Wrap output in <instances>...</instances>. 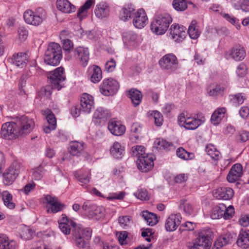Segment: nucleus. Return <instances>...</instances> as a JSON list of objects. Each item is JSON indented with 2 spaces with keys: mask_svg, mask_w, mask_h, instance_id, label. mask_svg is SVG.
Instances as JSON below:
<instances>
[{
  "mask_svg": "<svg viewBox=\"0 0 249 249\" xmlns=\"http://www.w3.org/2000/svg\"><path fill=\"white\" fill-rule=\"evenodd\" d=\"M16 124L20 136L30 133L35 126L34 120L26 116H21Z\"/></svg>",
  "mask_w": 249,
  "mask_h": 249,
  "instance_id": "obj_13",
  "label": "nucleus"
},
{
  "mask_svg": "<svg viewBox=\"0 0 249 249\" xmlns=\"http://www.w3.org/2000/svg\"><path fill=\"white\" fill-rule=\"evenodd\" d=\"M225 209L223 212V217L227 220L231 218L235 213L234 208L233 206L230 205L228 207L225 205Z\"/></svg>",
  "mask_w": 249,
  "mask_h": 249,
  "instance_id": "obj_61",
  "label": "nucleus"
},
{
  "mask_svg": "<svg viewBox=\"0 0 249 249\" xmlns=\"http://www.w3.org/2000/svg\"><path fill=\"white\" fill-rule=\"evenodd\" d=\"M176 154L179 158L185 160H191L195 158L194 153L188 152L182 147L177 149Z\"/></svg>",
  "mask_w": 249,
  "mask_h": 249,
  "instance_id": "obj_47",
  "label": "nucleus"
},
{
  "mask_svg": "<svg viewBox=\"0 0 249 249\" xmlns=\"http://www.w3.org/2000/svg\"><path fill=\"white\" fill-rule=\"evenodd\" d=\"M50 169V167L48 165H39L32 170V178L35 180H40Z\"/></svg>",
  "mask_w": 249,
  "mask_h": 249,
  "instance_id": "obj_34",
  "label": "nucleus"
},
{
  "mask_svg": "<svg viewBox=\"0 0 249 249\" xmlns=\"http://www.w3.org/2000/svg\"><path fill=\"white\" fill-rule=\"evenodd\" d=\"M74 175L77 179L78 184L84 189H88L89 188L90 179L91 173L89 169L80 170L76 171L74 173Z\"/></svg>",
  "mask_w": 249,
  "mask_h": 249,
  "instance_id": "obj_17",
  "label": "nucleus"
},
{
  "mask_svg": "<svg viewBox=\"0 0 249 249\" xmlns=\"http://www.w3.org/2000/svg\"><path fill=\"white\" fill-rule=\"evenodd\" d=\"M221 15L226 20L234 25L237 29H239L240 28L241 25L239 23V20L234 16L226 13H221Z\"/></svg>",
  "mask_w": 249,
  "mask_h": 249,
  "instance_id": "obj_55",
  "label": "nucleus"
},
{
  "mask_svg": "<svg viewBox=\"0 0 249 249\" xmlns=\"http://www.w3.org/2000/svg\"><path fill=\"white\" fill-rule=\"evenodd\" d=\"M42 113L46 116V119L48 124L56 125V118L50 110L47 109L43 110Z\"/></svg>",
  "mask_w": 249,
  "mask_h": 249,
  "instance_id": "obj_59",
  "label": "nucleus"
},
{
  "mask_svg": "<svg viewBox=\"0 0 249 249\" xmlns=\"http://www.w3.org/2000/svg\"><path fill=\"white\" fill-rule=\"evenodd\" d=\"M119 88L118 82L110 78L104 79L100 86V92L104 95L110 96L115 94Z\"/></svg>",
  "mask_w": 249,
  "mask_h": 249,
  "instance_id": "obj_11",
  "label": "nucleus"
},
{
  "mask_svg": "<svg viewBox=\"0 0 249 249\" xmlns=\"http://www.w3.org/2000/svg\"><path fill=\"white\" fill-rule=\"evenodd\" d=\"M230 240L229 236L227 235L221 236L215 242L214 246L218 249L228 244L230 242Z\"/></svg>",
  "mask_w": 249,
  "mask_h": 249,
  "instance_id": "obj_60",
  "label": "nucleus"
},
{
  "mask_svg": "<svg viewBox=\"0 0 249 249\" xmlns=\"http://www.w3.org/2000/svg\"><path fill=\"white\" fill-rule=\"evenodd\" d=\"M45 201L48 205V213H55L62 211L65 208V205L55 196L47 195L45 197Z\"/></svg>",
  "mask_w": 249,
  "mask_h": 249,
  "instance_id": "obj_16",
  "label": "nucleus"
},
{
  "mask_svg": "<svg viewBox=\"0 0 249 249\" xmlns=\"http://www.w3.org/2000/svg\"><path fill=\"white\" fill-rule=\"evenodd\" d=\"M172 146L173 144L171 142L161 138L156 139L153 145L154 148L157 150L168 149Z\"/></svg>",
  "mask_w": 249,
  "mask_h": 249,
  "instance_id": "obj_43",
  "label": "nucleus"
},
{
  "mask_svg": "<svg viewBox=\"0 0 249 249\" xmlns=\"http://www.w3.org/2000/svg\"><path fill=\"white\" fill-rule=\"evenodd\" d=\"M128 96L131 100L133 105L135 107L138 106L142 101V94L138 90L131 89L129 91Z\"/></svg>",
  "mask_w": 249,
  "mask_h": 249,
  "instance_id": "obj_46",
  "label": "nucleus"
},
{
  "mask_svg": "<svg viewBox=\"0 0 249 249\" xmlns=\"http://www.w3.org/2000/svg\"><path fill=\"white\" fill-rule=\"evenodd\" d=\"M107 113L102 107L96 109L93 114V119H102L107 117Z\"/></svg>",
  "mask_w": 249,
  "mask_h": 249,
  "instance_id": "obj_64",
  "label": "nucleus"
},
{
  "mask_svg": "<svg viewBox=\"0 0 249 249\" xmlns=\"http://www.w3.org/2000/svg\"><path fill=\"white\" fill-rule=\"evenodd\" d=\"M22 164L19 161H14L3 174V182L6 185L13 183L22 168Z\"/></svg>",
  "mask_w": 249,
  "mask_h": 249,
  "instance_id": "obj_7",
  "label": "nucleus"
},
{
  "mask_svg": "<svg viewBox=\"0 0 249 249\" xmlns=\"http://www.w3.org/2000/svg\"><path fill=\"white\" fill-rule=\"evenodd\" d=\"M122 37L124 44L132 45L135 44L138 36L134 32L128 30L123 32Z\"/></svg>",
  "mask_w": 249,
  "mask_h": 249,
  "instance_id": "obj_38",
  "label": "nucleus"
},
{
  "mask_svg": "<svg viewBox=\"0 0 249 249\" xmlns=\"http://www.w3.org/2000/svg\"><path fill=\"white\" fill-rule=\"evenodd\" d=\"M149 115L154 119L155 124L157 126H160L162 124L163 117L161 114L156 110L148 113Z\"/></svg>",
  "mask_w": 249,
  "mask_h": 249,
  "instance_id": "obj_57",
  "label": "nucleus"
},
{
  "mask_svg": "<svg viewBox=\"0 0 249 249\" xmlns=\"http://www.w3.org/2000/svg\"><path fill=\"white\" fill-rule=\"evenodd\" d=\"M159 65L163 70L172 73L176 71L178 68V59L176 56L169 53L163 56L159 60Z\"/></svg>",
  "mask_w": 249,
  "mask_h": 249,
  "instance_id": "obj_8",
  "label": "nucleus"
},
{
  "mask_svg": "<svg viewBox=\"0 0 249 249\" xmlns=\"http://www.w3.org/2000/svg\"><path fill=\"white\" fill-rule=\"evenodd\" d=\"M131 151L133 156L137 157L139 158L140 156H144L146 155L145 154V148L142 145H136L132 147Z\"/></svg>",
  "mask_w": 249,
  "mask_h": 249,
  "instance_id": "obj_58",
  "label": "nucleus"
},
{
  "mask_svg": "<svg viewBox=\"0 0 249 249\" xmlns=\"http://www.w3.org/2000/svg\"><path fill=\"white\" fill-rule=\"evenodd\" d=\"M18 244L14 240H9L5 234H0V249H17Z\"/></svg>",
  "mask_w": 249,
  "mask_h": 249,
  "instance_id": "obj_35",
  "label": "nucleus"
},
{
  "mask_svg": "<svg viewBox=\"0 0 249 249\" xmlns=\"http://www.w3.org/2000/svg\"><path fill=\"white\" fill-rule=\"evenodd\" d=\"M226 111V109L225 107H220L215 110L211 118L212 124L214 125L219 124L224 117Z\"/></svg>",
  "mask_w": 249,
  "mask_h": 249,
  "instance_id": "obj_36",
  "label": "nucleus"
},
{
  "mask_svg": "<svg viewBox=\"0 0 249 249\" xmlns=\"http://www.w3.org/2000/svg\"><path fill=\"white\" fill-rule=\"evenodd\" d=\"M34 231L27 226H20L18 229L19 237L23 240H28L32 238Z\"/></svg>",
  "mask_w": 249,
  "mask_h": 249,
  "instance_id": "obj_42",
  "label": "nucleus"
},
{
  "mask_svg": "<svg viewBox=\"0 0 249 249\" xmlns=\"http://www.w3.org/2000/svg\"><path fill=\"white\" fill-rule=\"evenodd\" d=\"M172 21V18L169 14L166 13L161 14L151 22V30L157 35H163L167 30Z\"/></svg>",
  "mask_w": 249,
  "mask_h": 249,
  "instance_id": "obj_3",
  "label": "nucleus"
},
{
  "mask_svg": "<svg viewBox=\"0 0 249 249\" xmlns=\"http://www.w3.org/2000/svg\"><path fill=\"white\" fill-rule=\"evenodd\" d=\"M225 90V88L220 85H210L207 88V92L210 96H217L222 94Z\"/></svg>",
  "mask_w": 249,
  "mask_h": 249,
  "instance_id": "obj_48",
  "label": "nucleus"
},
{
  "mask_svg": "<svg viewBox=\"0 0 249 249\" xmlns=\"http://www.w3.org/2000/svg\"><path fill=\"white\" fill-rule=\"evenodd\" d=\"M62 58V51L60 45L55 42L50 43L44 55V62L51 66L57 65Z\"/></svg>",
  "mask_w": 249,
  "mask_h": 249,
  "instance_id": "obj_4",
  "label": "nucleus"
},
{
  "mask_svg": "<svg viewBox=\"0 0 249 249\" xmlns=\"http://www.w3.org/2000/svg\"><path fill=\"white\" fill-rule=\"evenodd\" d=\"M109 151L112 157L117 159H120L125 154V146L118 142H115L110 146Z\"/></svg>",
  "mask_w": 249,
  "mask_h": 249,
  "instance_id": "obj_29",
  "label": "nucleus"
},
{
  "mask_svg": "<svg viewBox=\"0 0 249 249\" xmlns=\"http://www.w3.org/2000/svg\"><path fill=\"white\" fill-rule=\"evenodd\" d=\"M11 62L18 68H23L26 66L28 62L27 54L23 53H18L12 55Z\"/></svg>",
  "mask_w": 249,
  "mask_h": 249,
  "instance_id": "obj_30",
  "label": "nucleus"
},
{
  "mask_svg": "<svg viewBox=\"0 0 249 249\" xmlns=\"http://www.w3.org/2000/svg\"><path fill=\"white\" fill-rule=\"evenodd\" d=\"M142 216L146 222L147 224L151 226L156 225L158 222V218L155 214L149 213L147 211H143L142 213Z\"/></svg>",
  "mask_w": 249,
  "mask_h": 249,
  "instance_id": "obj_49",
  "label": "nucleus"
},
{
  "mask_svg": "<svg viewBox=\"0 0 249 249\" xmlns=\"http://www.w3.org/2000/svg\"><path fill=\"white\" fill-rule=\"evenodd\" d=\"M47 75L52 85V88L60 90L62 87V82L66 79L64 68L58 67L54 71L48 72Z\"/></svg>",
  "mask_w": 249,
  "mask_h": 249,
  "instance_id": "obj_9",
  "label": "nucleus"
},
{
  "mask_svg": "<svg viewBox=\"0 0 249 249\" xmlns=\"http://www.w3.org/2000/svg\"><path fill=\"white\" fill-rule=\"evenodd\" d=\"M72 60L78 62L79 64L86 67L89 59V52L87 47L80 46L76 47L72 51Z\"/></svg>",
  "mask_w": 249,
  "mask_h": 249,
  "instance_id": "obj_10",
  "label": "nucleus"
},
{
  "mask_svg": "<svg viewBox=\"0 0 249 249\" xmlns=\"http://www.w3.org/2000/svg\"><path fill=\"white\" fill-rule=\"evenodd\" d=\"M95 3V0H87L84 4L82 6L78 11L77 15L79 18L85 15L88 10Z\"/></svg>",
  "mask_w": 249,
  "mask_h": 249,
  "instance_id": "obj_51",
  "label": "nucleus"
},
{
  "mask_svg": "<svg viewBox=\"0 0 249 249\" xmlns=\"http://www.w3.org/2000/svg\"><path fill=\"white\" fill-rule=\"evenodd\" d=\"M246 56V50L241 45H236L226 51L224 53V57L226 59H232L236 62L243 60Z\"/></svg>",
  "mask_w": 249,
  "mask_h": 249,
  "instance_id": "obj_12",
  "label": "nucleus"
},
{
  "mask_svg": "<svg viewBox=\"0 0 249 249\" xmlns=\"http://www.w3.org/2000/svg\"><path fill=\"white\" fill-rule=\"evenodd\" d=\"M225 209V204L220 203L213 207L210 213V216L212 219H217L223 217V210Z\"/></svg>",
  "mask_w": 249,
  "mask_h": 249,
  "instance_id": "obj_44",
  "label": "nucleus"
},
{
  "mask_svg": "<svg viewBox=\"0 0 249 249\" xmlns=\"http://www.w3.org/2000/svg\"><path fill=\"white\" fill-rule=\"evenodd\" d=\"M25 21L28 24L35 26L40 25L47 17L46 12L41 7L36 8L35 11L30 9L24 12L23 15Z\"/></svg>",
  "mask_w": 249,
  "mask_h": 249,
  "instance_id": "obj_5",
  "label": "nucleus"
},
{
  "mask_svg": "<svg viewBox=\"0 0 249 249\" xmlns=\"http://www.w3.org/2000/svg\"><path fill=\"white\" fill-rule=\"evenodd\" d=\"M1 196L4 206L9 209H14L16 205L14 202L12 195L8 191H3Z\"/></svg>",
  "mask_w": 249,
  "mask_h": 249,
  "instance_id": "obj_40",
  "label": "nucleus"
},
{
  "mask_svg": "<svg viewBox=\"0 0 249 249\" xmlns=\"http://www.w3.org/2000/svg\"><path fill=\"white\" fill-rule=\"evenodd\" d=\"M179 125L187 130H195L203 124L206 121L202 114H192L181 113L178 118Z\"/></svg>",
  "mask_w": 249,
  "mask_h": 249,
  "instance_id": "obj_1",
  "label": "nucleus"
},
{
  "mask_svg": "<svg viewBox=\"0 0 249 249\" xmlns=\"http://www.w3.org/2000/svg\"><path fill=\"white\" fill-rule=\"evenodd\" d=\"M209 231L202 230L198 233L197 237L187 245V249H210Z\"/></svg>",
  "mask_w": 249,
  "mask_h": 249,
  "instance_id": "obj_6",
  "label": "nucleus"
},
{
  "mask_svg": "<svg viewBox=\"0 0 249 249\" xmlns=\"http://www.w3.org/2000/svg\"><path fill=\"white\" fill-rule=\"evenodd\" d=\"M196 227V224L191 221H186L180 225L179 231L182 233L185 231H192Z\"/></svg>",
  "mask_w": 249,
  "mask_h": 249,
  "instance_id": "obj_56",
  "label": "nucleus"
},
{
  "mask_svg": "<svg viewBox=\"0 0 249 249\" xmlns=\"http://www.w3.org/2000/svg\"><path fill=\"white\" fill-rule=\"evenodd\" d=\"M233 190L230 187H220L216 189L213 192V196L217 199L228 200L234 196Z\"/></svg>",
  "mask_w": 249,
  "mask_h": 249,
  "instance_id": "obj_20",
  "label": "nucleus"
},
{
  "mask_svg": "<svg viewBox=\"0 0 249 249\" xmlns=\"http://www.w3.org/2000/svg\"><path fill=\"white\" fill-rule=\"evenodd\" d=\"M59 228L61 231L65 234H69L71 232V228L75 227L76 223L71 219L69 218L66 214H62L58 221Z\"/></svg>",
  "mask_w": 249,
  "mask_h": 249,
  "instance_id": "obj_23",
  "label": "nucleus"
},
{
  "mask_svg": "<svg viewBox=\"0 0 249 249\" xmlns=\"http://www.w3.org/2000/svg\"><path fill=\"white\" fill-rule=\"evenodd\" d=\"M91 212L89 216L90 218L96 220L103 218L105 215V209L104 207L94 205L92 206Z\"/></svg>",
  "mask_w": 249,
  "mask_h": 249,
  "instance_id": "obj_41",
  "label": "nucleus"
},
{
  "mask_svg": "<svg viewBox=\"0 0 249 249\" xmlns=\"http://www.w3.org/2000/svg\"><path fill=\"white\" fill-rule=\"evenodd\" d=\"M57 8L62 12L71 13L76 10L75 7L68 0H57Z\"/></svg>",
  "mask_w": 249,
  "mask_h": 249,
  "instance_id": "obj_32",
  "label": "nucleus"
},
{
  "mask_svg": "<svg viewBox=\"0 0 249 249\" xmlns=\"http://www.w3.org/2000/svg\"><path fill=\"white\" fill-rule=\"evenodd\" d=\"M236 243L238 247L243 249L249 247V230L242 229L240 231Z\"/></svg>",
  "mask_w": 249,
  "mask_h": 249,
  "instance_id": "obj_31",
  "label": "nucleus"
},
{
  "mask_svg": "<svg viewBox=\"0 0 249 249\" xmlns=\"http://www.w3.org/2000/svg\"><path fill=\"white\" fill-rule=\"evenodd\" d=\"M107 128L112 135L116 136L123 135L126 130L125 126L121 122L113 120L108 122Z\"/></svg>",
  "mask_w": 249,
  "mask_h": 249,
  "instance_id": "obj_27",
  "label": "nucleus"
},
{
  "mask_svg": "<svg viewBox=\"0 0 249 249\" xmlns=\"http://www.w3.org/2000/svg\"><path fill=\"white\" fill-rule=\"evenodd\" d=\"M186 29L183 26L174 24L171 25L169 30L172 38L176 41L180 42L185 38Z\"/></svg>",
  "mask_w": 249,
  "mask_h": 249,
  "instance_id": "obj_22",
  "label": "nucleus"
},
{
  "mask_svg": "<svg viewBox=\"0 0 249 249\" xmlns=\"http://www.w3.org/2000/svg\"><path fill=\"white\" fill-rule=\"evenodd\" d=\"M125 195V193L124 191L118 192L116 193H110L106 197L107 199L112 200L113 199H122Z\"/></svg>",
  "mask_w": 249,
  "mask_h": 249,
  "instance_id": "obj_63",
  "label": "nucleus"
},
{
  "mask_svg": "<svg viewBox=\"0 0 249 249\" xmlns=\"http://www.w3.org/2000/svg\"><path fill=\"white\" fill-rule=\"evenodd\" d=\"M134 195L136 197L141 200H147L149 198V196L147 190L143 188L138 189Z\"/></svg>",
  "mask_w": 249,
  "mask_h": 249,
  "instance_id": "obj_62",
  "label": "nucleus"
},
{
  "mask_svg": "<svg viewBox=\"0 0 249 249\" xmlns=\"http://www.w3.org/2000/svg\"><path fill=\"white\" fill-rule=\"evenodd\" d=\"M154 156L152 154H146L140 156L137 159V164L138 169L143 172L151 170L154 166Z\"/></svg>",
  "mask_w": 249,
  "mask_h": 249,
  "instance_id": "obj_15",
  "label": "nucleus"
},
{
  "mask_svg": "<svg viewBox=\"0 0 249 249\" xmlns=\"http://www.w3.org/2000/svg\"><path fill=\"white\" fill-rule=\"evenodd\" d=\"M245 99L246 96L243 93H237L230 96L231 102L236 106H239L242 104Z\"/></svg>",
  "mask_w": 249,
  "mask_h": 249,
  "instance_id": "obj_52",
  "label": "nucleus"
},
{
  "mask_svg": "<svg viewBox=\"0 0 249 249\" xmlns=\"http://www.w3.org/2000/svg\"><path fill=\"white\" fill-rule=\"evenodd\" d=\"M61 42L65 51V59L67 61H71L73 58L72 54L73 49V42L70 39Z\"/></svg>",
  "mask_w": 249,
  "mask_h": 249,
  "instance_id": "obj_37",
  "label": "nucleus"
},
{
  "mask_svg": "<svg viewBox=\"0 0 249 249\" xmlns=\"http://www.w3.org/2000/svg\"><path fill=\"white\" fill-rule=\"evenodd\" d=\"M238 0H232L231 3L234 8L237 10L241 9L245 12H249V0H242L237 3Z\"/></svg>",
  "mask_w": 249,
  "mask_h": 249,
  "instance_id": "obj_50",
  "label": "nucleus"
},
{
  "mask_svg": "<svg viewBox=\"0 0 249 249\" xmlns=\"http://www.w3.org/2000/svg\"><path fill=\"white\" fill-rule=\"evenodd\" d=\"M92 231L89 228H85L75 225L73 230V235L75 245L81 249H91L88 242L91 237Z\"/></svg>",
  "mask_w": 249,
  "mask_h": 249,
  "instance_id": "obj_2",
  "label": "nucleus"
},
{
  "mask_svg": "<svg viewBox=\"0 0 249 249\" xmlns=\"http://www.w3.org/2000/svg\"><path fill=\"white\" fill-rule=\"evenodd\" d=\"M179 208L187 215L195 214V210L192 204L185 199H181L179 201Z\"/></svg>",
  "mask_w": 249,
  "mask_h": 249,
  "instance_id": "obj_39",
  "label": "nucleus"
},
{
  "mask_svg": "<svg viewBox=\"0 0 249 249\" xmlns=\"http://www.w3.org/2000/svg\"><path fill=\"white\" fill-rule=\"evenodd\" d=\"M174 8L177 11H183L187 8L186 0H174L172 2Z\"/></svg>",
  "mask_w": 249,
  "mask_h": 249,
  "instance_id": "obj_54",
  "label": "nucleus"
},
{
  "mask_svg": "<svg viewBox=\"0 0 249 249\" xmlns=\"http://www.w3.org/2000/svg\"><path fill=\"white\" fill-rule=\"evenodd\" d=\"M136 12L133 4L130 3L125 4L122 9L120 18L123 21H128L133 18Z\"/></svg>",
  "mask_w": 249,
  "mask_h": 249,
  "instance_id": "obj_25",
  "label": "nucleus"
},
{
  "mask_svg": "<svg viewBox=\"0 0 249 249\" xmlns=\"http://www.w3.org/2000/svg\"><path fill=\"white\" fill-rule=\"evenodd\" d=\"M132 19L134 27L140 29L144 28L148 22L146 13L142 8H140L137 10V12Z\"/></svg>",
  "mask_w": 249,
  "mask_h": 249,
  "instance_id": "obj_18",
  "label": "nucleus"
},
{
  "mask_svg": "<svg viewBox=\"0 0 249 249\" xmlns=\"http://www.w3.org/2000/svg\"><path fill=\"white\" fill-rule=\"evenodd\" d=\"M190 37L192 39L197 38L200 35V31L195 23V21H192L189 26L188 30Z\"/></svg>",
  "mask_w": 249,
  "mask_h": 249,
  "instance_id": "obj_53",
  "label": "nucleus"
},
{
  "mask_svg": "<svg viewBox=\"0 0 249 249\" xmlns=\"http://www.w3.org/2000/svg\"><path fill=\"white\" fill-rule=\"evenodd\" d=\"M182 216L180 213L171 214L166 219L165 229L167 231H174L180 224Z\"/></svg>",
  "mask_w": 249,
  "mask_h": 249,
  "instance_id": "obj_19",
  "label": "nucleus"
},
{
  "mask_svg": "<svg viewBox=\"0 0 249 249\" xmlns=\"http://www.w3.org/2000/svg\"><path fill=\"white\" fill-rule=\"evenodd\" d=\"M205 151L213 160H217L221 158L220 152L217 149L216 147L212 144H208L206 145Z\"/></svg>",
  "mask_w": 249,
  "mask_h": 249,
  "instance_id": "obj_45",
  "label": "nucleus"
},
{
  "mask_svg": "<svg viewBox=\"0 0 249 249\" xmlns=\"http://www.w3.org/2000/svg\"><path fill=\"white\" fill-rule=\"evenodd\" d=\"M110 8L108 4L104 1L97 3L94 9V14L97 18L102 19L109 15Z\"/></svg>",
  "mask_w": 249,
  "mask_h": 249,
  "instance_id": "obj_28",
  "label": "nucleus"
},
{
  "mask_svg": "<svg viewBox=\"0 0 249 249\" xmlns=\"http://www.w3.org/2000/svg\"><path fill=\"white\" fill-rule=\"evenodd\" d=\"M88 75L91 82L97 83L102 78V71L101 68L95 65L89 66L88 69Z\"/></svg>",
  "mask_w": 249,
  "mask_h": 249,
  "instance_id": "obj_26",
  "label": "nucleus"
},
{
  "mask_svg": "<svg viewBox=\"0 0 249 249\" xmlns=\"http://www.w3.org/2000/svg\"><path fill=\"white\" fill-rule=\"evenodd\" d=\"M243 175L242 166L240 163L232 165L228 173L227 179L228 182L233 183L238 180Z\"/></svg>",
  "mask_w": 249,
  "mask_h": 249,
  "instance_id": "obj_24",
  "label": "nucleus"
},
{
  "mask_svg": "<svg viewBox=\"0 0 249 249\" xmlns=\"http://www.w3.org/2000/svg\"><path fill=\"white\" fill-rule=\"evenodd\" d=\"M81 109L82 111L89 113L94 108V100L93 97L88 93H84L81 95L80 99Z\"/></svg>",
  "mask_w": 249,
  "mask_h": 249,
  "instance_id": "obj_21",
  "label": "nucleus"
},
{
  "mask_svg": "<svg viewBox=\"0 0 249 249\" xmlns=\"http://www.w3.org/2000/svg\"><path fill=\"white\" fill-rule=\"evenodd\" d=\"M1 135L2 137L8 140L13 139L20 136L18 125L14 122L5 123L2 126Z\"/></svg>",
  "mask_w": 249,
  "mask_h": 249,
  "instance_id": "obj_14",
  "label": "nucleus"
},
{
  "mask_svg": "<svg viewBox=\"0 0 249 249\" xmlns=\"http://www.w3.org/2000/svg\"><path fill=\"white\" fill-rule=\"evenodd\" d=\"M85 146L83 142H71L70 144V152L72 155L79 156L84 153Z\"/></svg>",
  "mask_w": 249,
  "mask_h": 249,
  "instance_id": "obj_33",
  "label": "nucleus"
}]
</instances>
